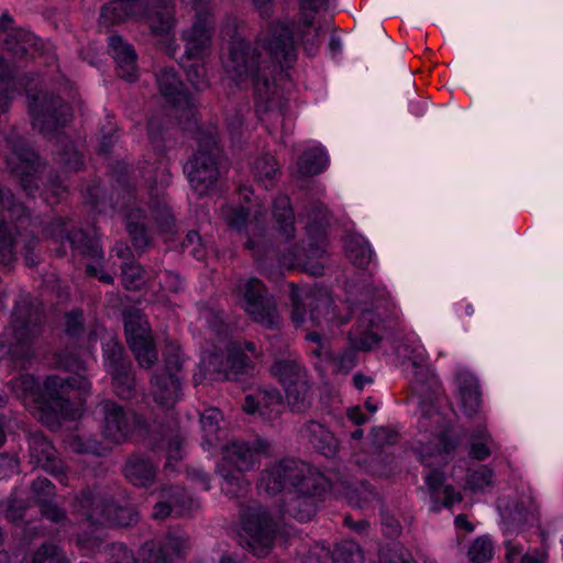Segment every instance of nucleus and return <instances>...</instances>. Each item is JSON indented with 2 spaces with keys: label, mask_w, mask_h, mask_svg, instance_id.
Returning a JSON list of instances; mask_svg holds the SVG:
<instances>
[{
  "label": "nucleus",
  "mask_w": 563,
  "mask_h": 563,
  "mask_svg": "<svg viewBox=\"0 0 563 563\" xmlns=\"http://www.w3.org/2000/svg\"><path fill=\"white\" fill-rule=\"evenodd\" d=\"M494 472L485 465L472 471L467 477V486L473 492H482L492 486Z\"/></svg>",
  "instance_id": "nucleus-52"
},
{
  "label": "nucleus",
  "mask_w": 563,
  "mask_h": 563,
  "mask_svg": "<svg viewBox=\"0 0 563 563\" xmlns=\"http://www.w3.org/2000/svg\"><path fill=\"white\" fill-rule=\"evenodd\" d=\"M329 211L322 203H316L308 214L307 234L308 249L291 250L280 257V264L288 268L301 267L312 276L323 273V264L320 262L327 249L325 228Z\"/></svg>",
  "instance_id": "nucleus-7"
},
{
  "label": "nucleus",
  "mask_w": 563,
  "mask_h": 563,
  "mask_svg": "<svg viewBox=\"0 0 563 563\" xmlns=\"http://www.w3.org/2000/svg\"><path fill=\"white\" fill-rule=\"evenodd\" d=\"M31 462L54 476L60 484L68 485L67 467L57 459L56 450L41 432L29 437Z\"/></svg>",
  "instance_id": "nucleus-25"
},
{
  "label": "nucleus",
  "mask_w": 563,
  "mask_h": 563,
  "mask_svg": "<svg viewBox=\"0 0 563 563\" xmlns=\"http://www.w3.org/2000/svg\"><path fill=\"white\" fill-rule=\"evenodd\" d=\"M258 487L269 495L282 493V512L308 521L316 514V498L331 489V484L307 463L285 459L263 472Z\"/></svg>",
  "instance_id": "nucleus-2"
},
{
  "label": "nucleus",
  "mask_w": 563,
  "mask_h": 563,
  "mask_svg": "<svg viewBox=\"0 0 563 563\" xmlns=\"http://www.w3.org/2000/svg\"><path fill=\"white\" fill-rule=\"evenodd\" d=\"M245 118L241 111L235 112L227 119L228 130L232 140H238L244 132Z\"/></svg>",
  "instance_id": "nucleus-62"
},
{
  "label": "nucleus",
  "mask_w": 563,
  "mask_h": 563,
  "mask_svg": "<svg viewBox=\"0 0 563 563\" xmlns=\"http://www.w3.org/2000/svg\"><path fill=\"white\" fill-rule=\"evenodd\" d=\"M290 289L291 321L296 327L310 324L333 331L334 328L347 322L349 318L340 316L336 308L332 307L333 299L328 289L300 288L295 284L290 285Z\"/></svg>",
  "instance_id": "nucleus-5"
},
{
  "label": "nucleus",
  "mask_w": 563,
  "mask_h": 563,
  "mask_svg": "<svg viewBox=\"0 0 563 563\" xmlns=\"http://www.w3.org/2000/svg\"><path fill=\"white\" fill-rule=\"evenodd\" d=\"M57 161L69 170H78L84 164L82 156L75 150L73 142L63 133H56Z\"/></svg>",
  "instance_id": "nucleus-43"
},
{
  "label": "nucleus",
  "mask_w": 563,
  "mask_h": 563,
  "mask_svg": "<svg viewBox=\"0 0 563 563\" xmlns=\"http://www.w3.org/2000/svg\"><path fill=\"white\" fill-rule=\"evenodd\" d=\"M419 427L423 431L416 450L421 463L429 467L445 463L448 455L456 445V442L449 438L446 419L439 411H428L422 415Z\"/></svg>",
  "instance_id": "nucleus-9"
},
{
  "label": "nucleus",
  "mask_w": 563,
  "mask_h": 563,
  "mask_svg": "<svg viewBox=\"0 0 563 563\" xmlns=\"http://www.w3.org/2000/svg\"><path fill=\"white\" fill-rule=\"evenodd\" d=\"M325 1L298 0V20L267 22L257 34L254 48L245 41L235 38V26L223 30L233 40L224 62L225 70L239 87H253L255 111L261 120L268 113L276 118L283 115L285 102L269 77L273 78L296 59L298 45L309 56L317 53L321 43V27L316 24V14Z\"/></svg>",
  "instance_id": "nucleus-1"
},
{
  "label": "nucleus",
  "mask_w": 563,
  "mask_h": 563,
  "mask_svg": "<svg viewBox=\"0 0 563 563\" xmlns=\"http://www.w3.org/2000/svg\"><path fill=\"white\" fill-rule=\"evenodd\" d=\"M100 411L103 417L101 433L111 444L126 441L140 423L134 413L109 399L100 402Z\"/></svg>",
  "instance_id": "nucleus-22"
},
{
  "label": "nucleus",
  "mask_w": 563,
  "mask_h": 563,
  "mask_svg": "<svg viewBox=\"0 0 563 563\" xmlns=\"http://www.w3.org/2000/svg\"><path fill=\"white\" fill-rule=\"evenodd\" d=\"M424 479L430 494L431 510L440 511L442 507L451 508L462 500L461 493L443 484V475L438 470L430 471Z\"/></svg>",
  "instance_id": "nucleus-32"
},
{
  "label": "nucleus",
  "mask_w": 563,
  "mask_h": 563,
  "mask_svg": "<svg viewBox=\"0 0 563 563\" xmlns=\"http://www.w3.org/2000/svg\"><path fill=\"white\" fill-rule=\"evenodd\" d=\"M114 209L123 216L126 230L135 249L143 250L148 244L144 211L140 209L134 195L128 191L120 202L117 200Z\"/></svg>",
  "instance_id": "nucleus-27"
},
{
  "label": "nucleus",
  "mask_w": 563,
  "mask_h": 563,
  "mask_svg": "<svg viewBox=\"0 0 563 563\" xmlns=\"http://www.w3.org/2000/svg\"><path fill=\"white\" fill-rule=\"evenodd\" d=\"M363 559L358 544L352 540L338 543L332 552L333 563H363Z\"/></svg>",
  "instance_id": "nucleus-46"
},
{
  "label": "nucleus",
  "mask_w": 563,
  "mask_h": 563,
  "mask_svg": "<svg viewBox=\"0 0 563 563\" xmlns=\"http://www.w3.org/2000/svg\"><path fill=\"white\" fill-rule=\"evenodd\" d=\"M19 36L21 41H18L16 36L15 44H12V37L7 41V48L12 54L13 57L21 58L29 54V47L33 42V36L30 33H20Z\"/></svg>",
  "instance_id": "nucleus-60"
},
{
  "label": "nucleus",
  "mask_w": 563,
  "mask_h": 563,
  "mask_svg": "<svg viewBox=\"0 0 563 563\" xmlns=\"http://www.w3.org/2000/svg\"><path fill=\"white\" fill-rule=\"evenodd\" d=\"M234 292L240 297L242 308L254 322L267 329L280 328L283 319L276 303L260 279L252 277L240 280L234 287Z\"/></svg>",
  "instance_id": "nucleus-12"
},
{
  "label": "nucleus",
  "mask_w": 563,
  "mask_h": 563,
  "mask_svg": "<svg viewBox=\"0 0 563 563\" xmlns=\"http://www.w3.org/2000/svg\"><path fill=\"white\" fill-rule=\"evenodd\" d=\"M380 319L375 311L364 310L354 331L350 333V341L354 349L367 351L376 346L382 336L378 332Z\"/></svg>",
  "instance_id": "nucleus-29"
},
{
  "label": "nucleus",
  "mask_w": 563,
  "mask_h": 563,
  "mask_svg": "<svg viewBox=\"0 0 563 563\" xmlns=\"http://www.w3.org/2000/svg\"><path fill=\"white\" fill-rule=\"evenodd\" d=\"M151 212L161 232L166 235H173L175 233L174 217L169 207L163 200L157 199L154 201L151 207Z\"/></svg>",
  "instance_id": "nucleus-48"
},
{
  "label": "nucleus",
  "mask_w": 563,
  "mask_h": 563,
  "mask_svg": "<svg viewBox=\"0 0 563 563\" xmlns=\"http://www.w3.org/2000/svg\"><path fill=\"white\" fill-rule=\"evenodd\" d=\"M42 311L38 305L24 299L16 303L10 327L0 336V358L10 357L15 365L32 355V344L40 333Z\"/></svg>",
  "instance_id": "nucleus-4"
},
{
  "label": "nucleus",
  "mask_w": 563,
  "mask_h": 563,
  "mask_svg": "<svg viewBox=\"0 0 563 563\" xmlns=\"http://www.w3.org/2000/svg\"><path fill=\"white\" fill-rule=\"evenodd\" d=\"M301 434L324 456H333L338 450V440L323 424L311 421L301 429Z\"/></svg>",
  "instance_id": "nucleus-35"
},
{
  "label": "nucleus",
  "mask_w": 563,
  "mask_h": 563,
  "mask_svg": "<svg viewBox=\"0 0 563 563\" xmlns=\"http://www.w3.org/2000/svg\"><path fill=\"white\" fill-rule=\"evenodd\" d=\"M122 269V284L126 289H136L143 283V269L141 266L133 262H123L121 264Z\"/></svg>",
  "instance_id": "nucleus-55"
},
{
  "label": "nucleus",
  "mask_w": 563,
  "mask_h": 563,
  "mask_svg": "<svg viewBox=\"0 0 563 563\" xmlns=\"http://www.w3.org/2000/svg\"><path fill=\"white\" fill-rule=\"evenodd\" d=\"M273 216L279 233L285 236L286 241L290 240L295 233V216L287 196L282 195L274 200Z\"/></svg>",
  "instance_id": "nucleus-39"
},
{
  "label": "nucleus",
  "mask_w": 563,
  "mask_h": 563,
  "mask_svg": "<svg viewBox=\"0 0 563 563\" xmlns=\"http://www.w3.org/2000/svg\"><path fill=\"white\" fill-rule=\"evenodd\" d=\"M162 96L176 109L177 118L185 130L197 125L196 98L184 89V85L173 67H165L156 74Z\"/></svg>",
  "instance_id": "nucleus-16"
},
{
  "label": "nucleus",
  "mask_w": 563,
  "mask_h": 563,
  "mask_svg": "<svg viewBox=\"0 0 563 563\" xmlns=\"http://www.w3.org/2000/svg\"><path fill=\"white\" fill-rule=\"evenodd\" d=\"M269 454V444L263 439L252 442L232 441L222 448V460L219 464H225L239 472H247L255 466L258 460Z\"/></svg>",
  "instance_id": "nucleus-24"
},
{
  "label": "nucleus",
  "mask_w": 563,
  "mask_h": 563,
  "mask_svg": "<svg viewBox=\"0 0 563 563\" xmlns=\"http://www.w3.org/2000/svg\"><path fill=\"white\" fill-rule=\"evenodd\" d=\"M32 490L34 495L41 500V511L44 517L54 522H59L64 519V511L51 503H45L44 498L54 495V485L51 481L44 477H38L32 483Z\"/></svg>",
  "instance_id": "nucleus-40"
},
{
  "label": "nucleus",
  "mask_w": 563,
  "mask_h": 563,
  "mask_svg": "<svg viewBox=\"0 0 563 563\" xmlns=\"http://www.w3.org/2000/svg\"><path fill=\"white\" fill-rule=\"evenodd\" d=\"M456 384L465 413L468 416L476 413L482 404L479 385L476 377L467 371H460L456 374Z\"/></svg>",
  "instance_id": "nucleus-34"
},
{
  "label": "nucleus",
  "mask_w": 563,
  "mask_h": 563,
  "mask_svg": "<svg viewBox=\"0 0 563 563\" xmlns=\"http://www.w3.org/2000/svg\"><path fill=\"white\" fill-rule=\"evenodd\" d=\"M81 349V345H79ZM55 364L68 371L86 369V361L82 360V351H70L66 349L56 354Z\"/></svg>",
  "instance_id": "nucleus-53"
},
{
  "label": "nucleus",
  "mask_w": 563,
  "mask_h": 563,
  "mask_svg": "<svg viewBox=\"0 0 563 563\" xmlns=\"http://www.w3.org/2000/svg\"><path fill=\"white\" fill-rule=\"evenodd\" d=\"M242 408L247 415L273 420L282 413L284 404L278 390L257 387L246 391Z\"/></svg>",
  "instance_id": "nucleus-26"
},
{
  "label": "nucleus",
  "mask_w": 563,
  "mask_h": 563,
  "mask_svg": "<svg viewBox=\"0 0 563 563\" xmlns=\"http://www.w3.org/2000/svg\"><path fill=\"white\" fill-rule=\"evenodd\" d=\"M23 206L15 203L12 195L0 189V264L10 265L15 260L16 225L12 220H20L24 214Z\"/></svg>",
  "instance_id": "nucleus-23"
},
{
  "label": "nucleus",
  "mask_w": 563,
  "mask_h": 563,
  "mask_svg": "<svg viewBox=\"0 0 563 563\" xmlns=\"http://www.w3.org/2000/svg\"><path fill=\"white\" fill-rule=\"evenodd\" d=\"M261 351L253 342H233L227 349V363L222 372L229 377L246 371L252 357H260Z\"/></svg>",
  "instance_id": "nucleus-33"
},
{
  "label": "nucleus",
  "mask_w": 563,
  "mask_h": 563,
  "mask_svg": "<svg viewBox=\"0 0 563 563\" xmlns=\"http://www.w3.org/2000/svg\"><path fill=\"white\" fill-rule=\"evenodd\" d=\"M31 563H70L55 544H43L32 556Z\"/></svg>",
  "instance_id": "nucleus-51"
},
{
  "label": "nucleus",
  "mask_w": 563,
  "mask_h": 563,
  "mask_svg": "<svg viewBox=\"0 0 563 563\" xmlns=\"http://www.w3.org/2000/svg\"><path fill=\"white\" fill-rule=\"evenodd\" d=\"M124 328L128 344L142 367H151L157 361V351L150 324L136 308L124 312Z\"/></svg>",
  "instance_id": "nucleus-18"
},
{
  "label": "nucleus",
  "mask_w": 563,
  "mask_h": 563,
  "mask_svg": "<svg viewBox=\"0 0 563 563\" xmlns=\"http://www.w3.org/2000/svg\"><path fill=\"white\" fill-rule=\"evenodd\" d=\"M161 498L154 506L155 519H165L169 515L186 516L199 507L198 503L180 487L163 488Z\"/></svg>",
  "instance_id": "nucleus-28"
},
{
  "label": "nucleus",
  "mask_w": 563,
  "mask_h": 563,
  "mask_svg": "<svg viewBox=\"0 0 563 563\" xmlns=\"http://www.w3.org/2000/svg\"><path fill=\"white\" fill-rule=\"evenodd\" d=\"M344 250L350 261L358 267L367 266L374 255L365 238L355 233H350L344 238Z\"/></svg>",
  "instance_id": "nucleus-38"
},
{
  "label": "nucleus",
  "mask_w": 563,
  "mask_h": 563,
  "mask_svg": "<svg viewBox=\"0 0 563 563\" xmlns=\"http://www.w3.org/2000/svg\"><path fill=\"white\" fill-rule=\"evenodd\" d=\"M506 559L508 563H544L545 553L537 552L536 554H523V548L512 541L506 543Z\"/></svg>",
  "instance_id": "nucleus-49"
},
{
  "label": "nucleus",
  "mask_w": 563,
  "mask_h": 563,
  "mask_svg": "<svg viewBox=\"0 0 563 563\" xmlns=\"http://www.w3.org/2000/svg\"><path fill=\"white\" fill-rule=\"evenodd\" d=\"M82 332V313L78 310L66 314V335L79 345L85 340L81 338Z\"/></svg>",
  "instance_id": "nucleus-57"
},
{
  "label": "nucleus",
  "mask_w": 563,
  "mask_h": 563,
  "mask_svg": "<svg viewBox=\"0 0 563 563\" xmlns=\"http://www.w3.org/2000/svg\"><path fill=\"white\" fill-rule=\"evenodd\" d=\"M102 343L104 366L112 376L115 394L122 399H130L134 395V376L131 372V362L123 356V347L117 339L107 334Z\"/></svg>",
  "instance_id": "nucleus-20"
},
{
  "label": "nucleus",
  "mask_w": 563,
  "mask_h": 563,
  "mask_svg": "<svg viewBox=\"0 0 563 563\" xmlns=\"http://www.w3.org/2000/svg\"><path fill=\"white\" fill-rule=\"evenodd\" d=\"M276 533L275 523L262 507H252L242 515L241 539L256 556H266L272 550Z\"/></svg>",
  "instance_id": "nucleus-17"
},
{
  "label": "nucleus",
  "mask_w": 563,
  "mask_h": 563,
  "mask_svg": "<svg viewBox=\"0 0 563 563\" xmlns=\"http://www.w3.org/2000/svg\"><path fill=\"white\" fill-rule=\"evenodd\" d=\"M271 373L284 387L287 402L294 411H303L310 406V386L298 357L289 354L276 358Z\"/></svg>",
  "instance_id": "nucleus-15"
},
{
  "label": "nucleus",
  "mask_w": 563,
  "mask_h": 563,
  "mask_svg": "<svg viewBox=\"0 0 563 563\" xmlns=\"http://www.w3.org/2000/svg\"><path fill=\"white\" fill-rule=\"evenodd\" d=\"M126 479L135 486L151 485L156 475V465L148 459L132 456L124 468Z\"/></svg>",
  "instance_id": "nucleus-36"
},
{
  "label": "nucleus",
  "mask_w": 563,
  "mask_h": 563,
  "mask_svg": "<svg viewBox=\"0 0 563 563\" xmlns=\"http://www.w3.org/2000/svg\"><path fill=\"white\" fill-rule=\"evenodd\" d=\"M74 509L91 525L128 527L137 521L134 509L117 506L99 493L89 489L76 498Z\"/></svg>",
  "instance_id": "nucleus-13"
},
{
  "label": "nucleus",
  "mask_w": 563,
  "mask_h": 563,
  "mask_svg": "<svg viewBox=\"0 0 563 563\" xmlns=\"http://www.w3.org/2000/svg\"><path fill=\"white\" fill-rule=\"evenodd\" d=\"M183 459V439L179 435H174L168 440L166 453V468H172L174 462Z\"/></svg>",
  "instance_id": "nucleus-61"
},
{
  "label": "nucleus",
  "mask_w": 563,
  "mask_h": 563,
  "mask_svg": "<svg viewBox=\"0 0 563 563\" xmlns=\"http://www.w3.org/2000/svg\"><path fill=\"white\" fill-rule=\"evenodd\" d=\"M195 244L200 245V235L196 231H190L183 241L181 247L184 250H187L190 246H192L190 253L192 254L194 257L201 260L205 256V252L199 247H196Z\"/></svg>",
  "instance_id": "nucleus-63"
},
{
  "label": "nucleus",
  "mask_w": 563,
  "mask_h": 563,
  "mask_svg": "<svg viewBox=\"0 0 563 563\" xmlns=\"http://www.w3.org/2000/svg\"><path fill=\"white\" fill-rule=\"evenodd\" d=\"M219 156L217 135H201L198 151L184 167L188 181L197 195L203 196L216 189L220 178Z\"/></svg>",
  "instance_id": "nucleus-8"
},
{
  "label": "nucleus",
  "mask_w": 563,
  "mask_h": 563,
  "mask_svg": "<svg viewBox=\"0 0 563 563\" xmlns=\"http://www.w3.org/2000/svg\"><path fill=\"white\" fill-rule=\"evenodd\" d=\"M476 437L482 441L472 443L470 455L476 460H485L490 455V449L488 444L492 440L485 429H481Z\"/></svg>",
  "instance_id": "nucleus-59"
},
{
  "label": "nucleus",
  "mask_w": 563,
  "mask_h": 563,
  "mask_svg": "<svg viewBox=\"0 0 563 563\" xmlns=\"http://www.w3.org/2000/svg\"><path fill=\"white\" fill-rule=\"evenodd\" d=\"M129 18L145 20L157 35L169 34L175 26V4L172 0H153L150 11L144 0H114L101 9L100 20L109 26Z\"/></svg>",
  "instance_id": "nucleus-6"
},
{
  "label": "nucleus",
  "mask_w": 563,
  "mask_h": 563,
  "mask_svg": "<svg viewBox=\"0 0 563 563\" xmlns=\"http://www.w3.org/2000/svg\"><path fill=\"white\" fill-rule=\"evenodd\" d=\"M109 52L117 63L118 74L128 81L137 79V55L133 46L122 40L119 35L109 37Z\"/></svg>",
  "instance_id": "nucleus-31"
},
{
  "label": "nucleus",
  "mask_w": 563,
  "mask_h": 563,
  "mask_svg": "<svg viewBox=\"0 0 563 563\" xmlns=\"http://www.w3.org/2000/svg\"><path fill=\"white\" fill-rule=\"evenodd\" d=\"M279 170V165L275 157L265 154L258 157L253 165L254 177L262 183L265 188L273 185L274 178Z\"/></svg>",
  "instance_id": "nucleus-44"
},
{
  "label": "nucleus",
  "mask_w": 563,
  "mask_h": 563,
  "mask_svg": "<svg viewBox=\"0 0 563 563\" xmlns=\"http://www.w3.org/2000/svg\"><path fill=\"white\" fill-rule=\"evenodd\" d=\"M164 368L156 372L151 378V396L154 402L163 409H172L181 400V366L183 355L175 342L166 344Z\"/></svg>",
  "instance_id": "nucleus-11"
},
{
  "label": "nucleus",
  "mask_w": 563,
  "mask_h": 563,
  "mask_svg": "<svg viewBox=\"0 0 563 563\" xmlns=\"http://www.w3.org/2000/svg\"><path fill=\"white\" fill-rule=\"evenodd\" d=\"M310 344V353L316 357L325 361H332L336 372H349L356 365V353L354 350H346L339 356H333L328 340L319 332L311 331L306 335Z\"/></svg>",
  "instance_id": "nucleus-30"
},
{
  "label": "nucleus",
  "mask_w": 563,
  "mask_h": 563,
  "mask_svg": "<svg viewBox=\"0 0 563 563\" xmlns=\"http://www.w3.org/2000/svg\"><path fill=\"white\" fill-rule=\"evenodd\" d=\"M328 156L322 147L307 150L298 159V172L302 176L316 175L328 166Z\"/></svg>",
  "instance_id": "nucleus-41"
},
{
  "label": "nucleus",
  "mask_w": 563,
  "mask_h": 563,
  "mask_svg": "<svg viewBox=\"0 0 563 563\" xmlns=\"http://www.w3.org/2000/svg\"><path fill=\"white\" fill-rule=\"evenodd\" d=\"M493 556V544L487 538H477L468 550V558L473 563H485Z\"/></svg>",
  "instance_id": "nucleus-54"
},
{
  "label": "nucleus",
  "mask_w": 563,
  "mask_h": 563,
  "mask_svg": "<svg viewBox=\"0 0 563 563\" xmlns=\"http://www.w3.org/2000/svg\"><path fill=\"white\" fill-rule=\"evenodd\" d=\"M537 512V504L534 498L529 495L515 506L514 510H504L503 516L511 521L520 525L527 523L534 519Z\"/></svg>",
  "instance_id": "nucleus-47"
},
{
  "label": "nucleus",
  "mask_w": 563,
  "mask_h": 563,
  "mask_svg": "<svg viewBox=\"0 0 563 563\" xmlns=\"http://www.w3.org/2000/svg\"><path fill=\"white\" fill-rule=\"evenodd\" d=\"M218 472L222 477L221 489L227 496L238 497L247 490L250 484L244 478V472L225 467V464H219Z\"/></svg>",
  "instance_id": "nucleus-42"
},
{
  "label": "nucleus",
  "mask_w": 563,
  "mask_h": 563,
  "mask_svg": "<svg viewBox=\"0 0 563 563\" xmlns=\"http://www.w3.org/2000/svg\"><path fill=\"white\" fill-rule=\"evenodd\" d=\"M29 107L33 126L45 135L57 132L71 118L68 104L53 95L32 96Z\"/></svg>",
  "instance_id": "nucleus-19"
},
{
  "label": "nucleus",
  "mask_w": 563,
  "mask_h": 563,
  "mask_svg": "<svg viewBox=\"0 0 563 563\" xmlns=\"http://www.w3.org/2000/svg\"><path fill=\"white\" fill-rule=\"evenodd\" d=\"M91 388L90 382L74 375L66 378L48 376L38 391V384L31 375L13 379L12 389L23 401L33 400L40 409V420L51 429L57 427L62 419L75 420L84 412L85 396Z\"/></svg>",
  "instance_id": "nucleus-3"
},
{
  "label": "nucleus",
  "mask_w": 563,
  "mask_h": 563,
  "mask_svg": "<svg viewBox=\"0 0 563 563\" xmlns=\"http://www.w3.org/2000/svg\"><path fill=\"white\" fill-rule=\"evenodd\" d=\"M142 177L147 183H153L159 187L167 186L170 180V175L167 170L166 163L161 158L156 164L143 167Z\"/></svg>",
  "instance_id": "nucleus-50"
},
{
  "label": "nucleus",
  "mask_w": 563,
  "mask_h": 563,
  "mask_svg": "<svg viewBox=\"0 0 563 563\" xmlns=\"http://www.w3.org/2000/svg\"><path fill=\"white\" fill-rule=\"evenodd\" d=\"M397 352L408 358L413 366H421L427 360V351L420 342L401 345L397 349Z\"/></svg>",
  "instance_id": "nucleus-56"
},
{
  "label": "nucleus",
  "mask_w": 563,
  "mask_h": 563,
  "mask_svg": "<svg viewBox=\"0 0 563 563\" xmlns=\"http://www.w3.org/2000/svg\"><path fill=\"white\" fill-rule=\"evenodd\" d=\"M188 548V540L181 534L168 533L162 539L145 542L139 551V559L122 544L108 547L109 563H174Z\"/></svg>",
  "instance_id": "nucleus-10"
},
{
  "label": "nucleus",
  "mask_w": 563,
  "mask_h": 563,
  "mask_svg": "<svg viewBox=\"0 0 563 563\" xmlns=\"http://www.w3.org/2000/svg\"><path fill=\"white\" fill-rule=\"evenodd\" d=\"M65 239L75 247L80 250L85 255L90 256L98 263L102 260V252L99 243L92 239H87L81 230L67 232Z\"/></svg>",
  "instance_id": "nucleus-45"
},
{
  "label": "nucleus",
  "mask_w": 563,
  "mask_h": 563,
  "mask_svg": "<svg viewBox=\"0 0 563 563\" xmlns=\"http://www.w3.org/2000/svg\"><path fill=\"white\" fill-rule=\"evenodd\" d=\"M222 419L223 416L217 408H208L201 413L200 422L203 432V446H207V450L218 446L224 438L225 431L219 426Z\"/></svg>",
  "instance_id": "nucleus-37"
},
{
  "label": "nucleus",
  "mask_w": 563,
  "mask_h": 563,
  "mask_svg": "<svg viewBox=\"0 0 563 563\" xmlns=\"http://www.w3.org/2000/svg\"><path fill=\"white\" fill-rule=\"evenodd\" d=\"M373 437L378 445L386 443H394L397 439V433L387 428H375L373 429Z\"/></svg>",
  "instance_id": "nucleus-64"
},
{
  "label": "nucleus",
  "mask_w": 563,
  "mask_h": 563,
  "mask_svg": "<svg viewBox=\"0 0 563 563\" xmlns=\"http://www.w3.org/2000/svg\"><path fill=\"white\" fill-rule=\"evenodd\" d=\"M4 146L10 148L7 155V165L11 173L20 177L23 188L31 192L37 187L41 164L37 155L32 152L21 139L8 137Z\"/></svg>",
  "instance_id": "nucleus-21"
},
{
  "label": "nucleus",
  "mask_w": 563,
  "mask_h": 563,
  "mask_svg": "<svg viewBox=\"0 0 563 563\" xmlns=\"http://www.w3.org/2000/svg\"><path fill=\"white\" fill-rule=\"evenodd\" d=\"M249 194L252 192L247 187L241 188L239 194L240 197L247 200V207L228 206L222 209L221 213L231 229L245 233L247 236L245 247L257 257V247H260L257 238H261L266 229V212L260 202H252L250 200Z\"/></svg>",
  "instance_id": "nucleus-14"
},
{
  "label": "nucleus",
  "mask_w": 563,
  "mask_h": 563,
  "mask_svg": "<svg viewBox=\"0 0 563 563\" xmlns=\"http://www.w3.org/2000/svg\"><path fill=\"white\" fill-rule=\"evenodd\" d=\"M70 448L77 453H91L97 456L106 454L109 450V448L95 440L84 441L80 438H75L70 443Z\"/></svg>",
  "instance_id": "nucleus-58"
}]
</instances>
